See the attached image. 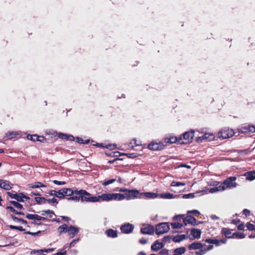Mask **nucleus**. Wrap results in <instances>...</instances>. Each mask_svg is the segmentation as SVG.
<instances>
[{
  "mask_svg": "<svg viewBox=\"0 0 255 255\" xmlns=\"http://www.w3.org/2000/svg\"><path fill=\"white\" fill-rule=\"evenodd\" d=\"M67 199L68 200H73L76 202L81 200L82 202H96V200H97L96 196H92L90 193L83 189L78 190L76 195Z\"/></svg>",
  "mask_w": 255,
  "mask_h": 255,
  "instance_id": "obj_1",
  "label": "nucleus"
},
{
  "mask_svg": "<svg viewBox=\"0 0 255 255\" xmlns=\"http://www.w3.org/2000/svg\"><path fill=\"white\" fill-rule=\"evenodd\" d=\"M194 130L186 131L178 137V143L188 144L192 142L194 136Z\"/></svg>",
  "mask_w": 255,
  "mask_h": 255,
  "instance_id": "obj_2",
  "label": "nucleus"
},
{
  "mask_svg": "<svg viewBox=\"0 0 255 255\" xmlns=\"http://www.w3.org/2000/svg\"><path fill=\"white\" fill-rule=\"evenodd\" d=\"M169 229L170 227L168 223H161L156 226L155 233L157 235H161L168 232Z\"/></svg>",
  "mask_w": 255,
  "mask_h": 255,
  "instance_id": "obj_3",
  "label": "nucleus"
},
{
  "mask_svg": "<svg viewBox=\"0 0 255 255\" xmlns=\"http://www.w3.org/2000/svg\"><path fill=\"white\" fill-rule=\"evenodd\" d=\"M235 132L232 129L225 128L222 129L219 132L218 135L220 138L223 139L228 138L234 135Z\"/></svg>",
  "mask_w": 255,
  "mask_h": 255,
  "instance_id": "obj_4",
  "label": "nucleus"
},
{
  "mask_svg": "<svg viewBox=\"0 0 255 255\" xmlns=\"http://www.w3.org/2000/svg\"><path fill=\"white\" fill-rule=\"evenodd\" d=\"M155 231L154 227L149 224H143L140 229V233L144 235H153Z\"/></svg>",
  "mask_w": 255,
  "mask_h": 255,
  "instance_id": "obj_5",
  "label": "nucleus"
},
{
  "mask_svg": "<svg viewBox=\"0 0 255 255\" xmlns=\"http://www.w3.org/2000/svg\"><path fill=\"white\" fill-rule=\"evenodd\" d=\"M166 144H163L161 142L151 141L148 145V148L152 150H161L163 149Z\"/></svg>",
  "mask_w": 255,
  "mask_h": 255,
  "instance_id": "obj_6",
  "label": "nucleus"
},
{
  "mask_svg": "<svg viewBox=\"0 0 255 255\" xmlns=\"http://www.w3.org/2000/svg\"><path fill=\"white\" fill-rule=\"evenodd\" d=\"M238 130L241 133H254L255 132V127L251 125H244Z\"/></svg>",
  "mask_w": 255,
  "mask_h": 255,
  "instance_id": "obj_7",
  "label": "nucleus"
},
{
  "mask_svg": "<svg viewBox=\"0 0 255 255\" xmlns=\"http://www.w3.org/2000/svg\"><path fill=\"white\" fill-rule=\"evenodd\" d=\"M236 177L235 176H231L226 179L223 183L222 184L224 185L225 187L227 188H234L237 185V184L234 182L236 180Z\"/></svg>",
  "mask_w": 255,
  "mask_h": 255,
  "instance_id": "obj_8",
  "label": "nucleus"
},
{
  "mask_svg": "<svg viewBox=\"0 0 255 255\" xmlns=\"http://www.w3.org/2000/svg\"><path fill=\"white\" fill-rule=\"evenodd\" d=\"M134 226L129 223H126L121 227V230L123 233L128 234L132 232Z\"/></svg>",
  "mask_w": 255,
  "mask_h": 255,
  "instance_id": "obj_9",
  "label": "nucleus"
},
{
  "mask_svg": "<svg viewBox=\"0 0 255 255\" xmlns=\"http://www.w3.org/2000/svg\"><path fill=\"white\" fill-rule=\"evenodd\" d=\"M97 200L96 202L109 201L113 200V193L102 194L101 195L96 196Z\"/></svg>",
  "mask_w": 255,
  "mask_h": 255,
  "instance_id": "obj_10",
  "label": "nucleus"
},
{
  "mask_svg": "<svg viewBox=\"0 0 255 255\" xmlns=\"http://www.w3.org/2000/svg\"><path fill=\"white\" fill-rule=\"evenodd\" d=\"M79 228L78 227L70 226L68 227L67 233L71 238H74L75 236L79 232Z\"/></svg>",
  "mask_w": 255,
  "mask_h": 255,
  "instance_id": "obj_11",
  "label": "nucleus"
},
{
  "mask_svg": "<svg viewBox=\"0 0 255 255\" xmlns=\"http://www.w3.org/2000/svg\"><path fill=\"white\" fill-rule=\"evenodd\" d=\"M196 222V219L191 216H187L183 219V223L185 225H187V224H189L192 226H195L198 225Z\"/></svg>",
  "mask_w": 255,
  "mask_h": 255,
  "instance_id": "obj_12",
  "label": "nucleus"
},
{
  "mask_svg": "<svg viewBox=\"0 0 255 255\" xmlns=\"http://www.w3.org/2000/svg\"><path fill=\"white\" fill-rule=\"evenodd\" d=\"M62 192L64 193V196H71L72 197L73 196L76 195V194L78 192L77 189L73 190L71 188H64L62 189Z\"/></svg>",
  "mask_w": 255,
  "mask_h": 255,
  "instance_id": "obj_13",
  "label": "nucleus"
},
{
  "mask_svg": "<svg viewBox=\"0 0 255 255\" xmlns=\"http://www.w3.org/2000/svg\"><path fill=\"white\" fill-rule=\"evenodd\" d=\"M12 185L7 180L0 179V187L6 190H10L12 188Z\"/></svg>",
  "mask_w": 255,
  "mask_h": 255,
  "instance_id": "obj_14",
  "label": "nucleus"
},
{
  "mask_svg": "<svg viewBox=\"0 0 255 255\" xmlns=\"http://www.w3.org/2000/svg\"><path fill=\"white\" fill-rule=\"evenodd\" d=\"M232 230L227 228H223L221 230V234L228 239L233 238V234H232Z\"/></svg>",
  "mask_w": 255,
  "mask_h": 255,
  "instance_id": "obj_15",
  "label": "nucleus"
},
{
  "mask_svg": "<svg viewBox=\"0 0 255 255\" xmlns=\"http://www.w3.org/2000/svg\"><path fill=\"white\" fill-rule=\"evenodd\" d=\"M191 235L193 237V238H191L192 240L194 239H199L201 237V231L195 228L192 229L191 230Z\"/></svg>",
  "mask_w": 255,
  "mask_h": 255,
  "instance_id": "obj_16",
  "label": "nucleus"
},
{
  "mask_svg": "<svg viewBox=\"0 0 255 255\" xmlns=\"http://www.w3.org/2000/svg\"><path fill=\"white\" fill-rule=\"evenodd\" d=\"M163 246V244L162 242L157 240L151 245V248L153 251H157L159 249H162Z\"/></svg>",
  "mask_w": 255,
  "mask_h": 255,
  "instance_id": "obj_17",
  "label": "nucleus"
},
{
  "mask_svg": "<svg viewBox=\"0 0 255 255\" xmlns=\"http://www.w3.org/2000/svg\"><path fill=\"white\" fill-rule=\"evenodd\" d=\"M95 146L98 147H102V148H106L110 149H114L116 148V145L114 144H106V143H97L95 144H94Z\"/></svg>",
  "mask_w": 255,
  "mask_h": 255,
  "instance_id": "obj_18",
  "label": "nucleus"
},
{
  "mask_svg": "<svg viewBox=\"0 0 255 255\" xmlns=\"http://www.w3.org/2000/svg\"><path fill=\"white\" fill-rule=\"evenodd\" d=\"M203 248V245L200 242H194L188 246L189 250L201 249Z\"/></svg>",
  "mask_w": 255,
  "mask_h": 255,
  "instance_id": "obj_19",
  "label": "nucleus"
},
{
  "mask_svg": "<svg viewBox=\"0 0 255 255\" xmlns=\"http://www.w3.org/2000/svg\"><path fill=\"white\" fill-rule=\"evenodd\" d=\"M29 188H37L40 187H46L47 185L43 184L40 182H35L33 183H30L28 185Z\"/></svg>",
  "mask_w": 255,
  "mask_h": 255,
  "instance_id": "obj_20",
  "label": "nucleus"
},
{
  "mask_svg": "<svg viewBox=\"0 0 255 255\" xmlns=\"http://www.w3.org/2000/svg\"><path fill=\"white\" fill-rule=\"evenodd\" d=\"M105 233L108 237L112 238H116L118 236L117 231L112 229L107 230Z\"/></svg>",
  "mask_w": 255,
  "mask_h": 255,
  "instance_id": "obj_21",
  "label": "nucleus"
},
{
  "mask_svg": "<svg viewBox=\"0 0 255 255\" xmlns=\"http://www.w3.org/2000/svg\"><path fill=\"white\" fill-rule=\"evenodd\" d=\"M213 134L206 133L203 134L202 136L197 137L196 139V141L199 142H202L204 139H209V140H210L211 139L213 138Z\"/></svg>",
  "mask_w": 255,
  "mask_h": 255,
  "instance_id": "obj_22",
  "label": "nucleus"
},
{
  "mask_svg": "<svg viewBox=\"0 0 255 255\" xmlns=\"http://www.w3.org/2000/svg\"><path fill=\"white\" fill-rule=\"evenodd\" d=\"M18 135V133L14 131H8L5 135V140H10L15 138L16 135Z\"/></svg>",
  "mask_w": 255,
  "mask_h": 255,
  "instance_id": "obj_23",
  "label": "nucleus"
},
{
  "mask_svg": "<svg viewBox=\"0 0 255 255\" xmlns=\"http://www.w3.org/2000/svg\"><path fill=\"white\" fill-rule=\"evenodd\" d=\"M178 137L176 136H171L170 137H166L164 139V142L166 143H178Z\"/></svg>",
  "mask_w": 255,
  "mask_h": 255,
  "instance_id": "obj_24",
  "label": "nucleus"
},
{
  "mask_svg": "<svg viewBox=\"0 0 255 255\" xmlns=\"http://www.w3.org/2000/svg\"><path fill=\"white\" fill-rule=\"evenodd\" d=\"M128 192H129V195L131 197V199H133L135 198H136L139 194V191L135 189H128Z\"/></svg>",
  "mask_w": 255,
  "mask_h": 255,
  "instance_id": "obj_25",
  "label": "nucleus"
},
{
  "mask_svg": "<svg viewBox=\"0 0 255 255\" xmlns=\"http://www.w3.org/2000/svg\"><path fill=\"white\" fill-rule=\"evenodd\" d=\"M187 238V237L185 235H178L173 237V241L175 243L180 242L183 240L186 239Z\"/></svg>",
  "mask_w": 255,
  "mask_h": 255,
  "instance_id": "obj_26",
  "label": "nucleus"
},
{
  "mask_svg": "<svg viewBox=\"0 0 255 255\" xmlns=\"http://www.w3.org/2000/svg\"><path fill=\"white\" fill-rule=\"evenodd\" d=\"M54 250V248H49L47 249H40V250H34L31 252V254H35V253H48L50 252H52Z\"/></svg>",
  "mask_w": 255,
  "mask_h": 255,
  "instance_id": "obj_27",
  "label": "nucleus"
},
{
  "mask_svg": "<svg viewBox=\"0 0 255 255\" xmlns=\"http://www.w3.org/2000/svg\"><path fill=\"white\" fill-rule=\"evenodd\" d=\"M245 175L249 180L252 181L255 179V171L247 172Z\"/></svg>",
  "mask_w": 255,
  "mask_h": 255,
  "instance_id": "obj_28",
  "label": "nucleus"
},
{
  "mask_svg": "<svg viewBox=\"0 0 255 255\" xmlns=\"http://www.w3.org/2000/svg\"><path fill=\"white\" fill-rule=\"evenodd\" d=\"M124 199L123 194L113 193V200L121 201Z\"/></svg>",
  "mask_w": 255,
  "mask_h": 255,
  "instance_id": "obj_29",
  "label": "nucleus"
},
{
  "mask_svg": "<svg viewBox=\"0 0 255 255\" xmlns=\"http://www.w3.org/2000/svg\"><path fill=\"white\" fill-rule=\"evenodd\" d=\"M68 226L67 224H63L59 227L58 228V232L60 234H61L64 233H67V229Z\"/></svg>",
  "mask_w": 255,
  "mask_h": 255,
  "instance_id": "obj_30",
  "label": "nucleus"
},
{
  "mask_svg": "<svg viewBox=\"0 0 255 255\" xmlns=\"http://www.w3.org/2000/svg\"><path fill=\"white\" fill-rule=\"evenodd\" d=\"M205 242L207 243L215 244L216 246H219L220 245L219 241L217 239H213L211 238L207 239L205 240Z\"/></svg>",
  "mask_w": 255,
  "mask_h": 255,
  "instance_id": "obj_31",
  "label": "nucleus"
},
{
  "mask_svg": "<svg viewBox=\"0 0 255 255\" xmlns=\"http://www.w3.org/2000/svg\"><path fill=\"white\" fill-rule=\"evenodd\" d=\"M35 201L37 204H44L46 203L47 199L42 197H36L35 198Z\"/></svg>",
  "mask_w": 255,
  "mask_h": 255,
  "instance_id": "obj_32",
  "label": "nucleus"
},
{
  "mask_svg": "<svg viewBox=\"0 0 255 255\" xmlns=\"http://www.w3.org/2000/svg\"><path fill=\"white\" fill-rule=\"evenodd\" d=\"M219 184H220L219 182L214 181L212 185L216 186V187L218 188V189H219V191H224L226 189L225 185L223 184V185H219Z\"/></svg>",
  "mask_w": 255,
  "mask_h": 255,
  "instance_id": "obj_33",
  "label": "nucleus"
},
{
  "mask_svg": "<svg viewBox=\"0 0 255 255\" xmlns=\"http://www.w3.org/2000/svg\"><path fill=\"white\" fill-rule=\"evenodd\" d=\"M233 237L236 239H244L246 235L243 233L236 232L233 234Z\"/></svg>",
  "mask_w": 255,
  "mask_h": 255,
  "instance_id": "obj_34",
  "label": "nucleus"
},
{
  "mask_svg": "<svg viewBox=\"0 0 255 255\" xmlns=\"http://www.w3.org/2000/svg\"><path fill=\"white\" fill-rule=\"evenodd\" d=\"M6 209L9 210V211L12 212L13 213L16 215H23L24 214L23 212H18L12 206H7Z\"/></svg>",
  "mask_w": 255,
  "mask_h": 255,
  "instance_id": "obj_35",
  "label": "nucleus"
},
{
  "mask_svg": "<svg viewBox=\"0 0 255 255\" xmlns=\"http://www.w3.org/2000/svg\"><path fill=\"white\" fill-rule=\"evenodd\" d=\"M9 203L11 204H12L16 208L19 210L23 209V206L20 203H19L18 202L15 201H9Z\"/></svg>",
  "mask_w": 255,
  "mask_h": 255,
  "instance_id": "obj_36",
  "label": "nucleus"
},
{
  "mask_svg": "<svg viewBox=\"0 0 255 255\" xmlns=\"http://www.w3.org/2000/svg\"><path fill=\"white\" fill-rule=\"evenodd\" d=\"M76 140L77 142L80 144H87L90 142L89 139L84 140L83 138L80 137H77Z\"/></svg>",
  "mask_w": 255,
  "mask_h": 255,
  "instance_id": "obj_37",
  "label": "nucleus"
},
{
  "mask_svg": "<svg viewBox=\"0 0 255 255\" xmlns=\"http://www.w3.org/2000/svg\"><path fill=\"white\" fill-rule=\"evenodd\" d=\"M38 215L37 214H27L26 215V218L29 219V220H37Z\"/></svg>",
  "mask_w": 255,
  "mask_h": 255,
  "instance_id": "obj_38",
  "label": "nucleus"
},
{
  "mask_svg": "<svg viewBox=\"0 0 255 255\" xmlns=\"http://www.w3.org/2000/svg\"><path fill=\"white\" fill-rule=\"evenodd\" d=\"M173 229H180L183 226V224L178 222H175L171 224Z\"/></svg>",
  "mask_w": 255,
  "mask_h": 255,
  "instance_id": "obj_39",
  "label": "nucleus"
},
{
  "mask_svg": "<svg viewBox=\"0 0 255 255\" xmlns=\"http://www.w3.org/2000/svg\"><path fill=\"white\" fill-rule=\"evenodd\" d=\"M37 137H38V135L36 134H33V135L28 134L27 136V138L28 139L32 140L33 141H36L37 139L38 138Z\"/></svg>",
  "mask_w": 255,
  "mask_h": 255,
  "instance_id": "obj_40",
  "label": "nucleus"
},
{
  "mask_svg": "<svg viewBox=\"0 0 255 255\" xmlns=\"http://www.w3.org/2000/svg\"><path fill=\"white\" fill-rule=\"evenodd\" d=\"M122 155H124L130 158H134L137 157L138 155V154L137 153H122Z\"/></svg>",
  "mask_w": 255,
  "mask_h": 255,
  "instance_id": "obj_41",
  "label": "nucleus"
},
{
  "mask_svg": "<svg viewBox=\"0 0 255 255\" xmlns=\"http://www.w3.org/2000/svg\"><path fill=\"white\" fill-rule=\"evenodd\" d=\"M116 181V179H111L108 180H105L102 185L104 186H107L109 184H112Z\"/></svg>",
  "mask_w": 255,
  "mask_h": 255,
  "instance_id": "obj_42",
  "label": "nucleus"
},
{
  "mask_svg": "<svg viewBox=\"0 0 255 255\" xmlns=\"http://www.w3.org/2000/svg\"><path fill=\"white\" fill-rule=\"evenodd\" d=\"M246 227L249 231H255V225L250 222H248Z\"/></svg>",
  "mask_w": 255,
  "mask_h": 255,
  "instance_id": "obj_43",
  "label": "nucleus"
},
{
  "mask_svg": "<svg viewBox=\"0 0 255 255\" xmlns=\"http://www.w3.org/2000/svg\"><path fill=\"white\" fill-rule=\"evenodd\" d=\"M184 185H185V183L177 182V181H173L171 183V186H184Z\"/></svg>",
  "mask_w": 255,
  "mask_h": 255,
  "instance_id": "obj_44",
  "label": "nucleus"
},
{
  "mask_svg": "<svg viewBox=\"0 0 255 255\" xmlns=\"http://www.w3.org/2000/svg\"><path fill=\"white\" fill-rule=\"evenodd\" d=\"M251 150L250 148L243 149V150H240L238 152L239 153H240L241 155H246L248 154L250 152H251Z\"/></svg>",
  "mask_w": 255,
  "mask_h": 255,
  "instance_id": "obj_45",
  "label": "nucleus"
},
{
  "mask_svg": "<svg viewBox=\"0 0 255 255\" xmlns=\"http://www.w3.org/2000/svg\"><path fill=\"white\" fill-rule=\"evenodd\" d=\"M23 195V193H19L17 194L16 197L15 198V200L17 201L16 202H23L24 200L22 199L21 196Z\"/></svg>",
  "mask_w": 255,
  "mask_h": 255,
  "instance_id": "obj_46",
  "label": "nucleus"
},
{
  "mask_svg": "<svg viewBox=\"0 0 255 255\" xmlns=\"http://www.w3.org/2000/svg\"><path fill=\"white\" fill-rule=\"evenodd\" d=\"M162 197L163 198H166V199H172L174 197V195L171 193H165L164 194L162 195Z\"/></svg>",
  "mask_w": 255,
  "mask_h": 255,
  "instance_id": "obj_47",
  "label": "nucleus"
},
{
  "mask_svg": "<svg viewBox=\"0 0 255 255\" xmlns=\"http://www.w3.org/2000/svg\"><path fill=\"white\" fill-rule=\"evenodd\" d=\"M46 202L49 204L55 203L57 204L58 203V200L54 197L52 199H47Z\"/></svg>",
  "mask_w": 255,
  "mask_h": 255,
  "instance_id": "obj_48",
  "label": "nucleus"
},
{
  "mask_svg": "<svg viewBox=\"0 0 255 255\" xmlns=\"http://www.w3.org/2000/svg\"><path fill=\"white\" fill-rule=\"evenodd\" d=\"M57 195H56V197L60 199H63L64 198V193L62 192V189L61 190H59L58 191H57Z\"/></svg>",
  "mask_w": 255,
  "mask_h": 255,
  "instance_id": "obj_49",
  "label": "nucleus"
},
{
  "mask_svg": "<svg viewBox=\"0 0 255 255\" xmlns=\"http://www.w3.org/2000/svg\"><path fill=\"white\" fill-rule=\"evenodd\" d=\"M145 196L148 198H153L155 197V194L154 193H152L150 192H146L144 193Z\"/></svg>",
  "mask_w": 255,
  "mask_h": 255,
  "instance_id": "obj_50",
  "label": "nucleus"
},
{
  "mask_svg": "<svg viewBox=\"0 0 255 255\" xmlns=\"http://www.w3.org/2000/svg\"><path fill=\"white\" fill-rule=\"evenodd\" d=\"M41 233V231H38V232H35V233L31 232L30 231H27V232H25V234H28V235H31L32 236H37L39 234H40Z\"/></svg>",
  "mask_w": 255,
  "mask_h": 255,
  "instance_id": "obj_51",
  "label": "nucleus"
},
{
  "mask_svg": "<svg viewBox=\"0 0 255 255\" xmlns=\"http://www.w3.org/2000/svg\"><path fill=\"white\" fill-rule=\"evenodd\" d=\"M48 213L54 214V212L52 210H43L42 211L41 215L44 216L46 214H48Z\"/></svg>",
  "mask_w": 255,
  "mask_h": 255,
  "instance_id": "obj_52",
  "label": "nucleus"
},
{
  "mask_svg": "<svg viewBox=\"0 0 255 255\" xmlns=\"http://www.w3.org/2000/svg\"><path fill=\"white\" fill-rule=\"evenodd\" d=\"M195 193H189L187 194H184L183 196L184 198H192L195 197Z\"/></svg>",
  "mask_w": 255,
  "mask_h": 255,
  "instance_id": "obj_53",
  "label": "nucleus"
},
{
  "mask_svg": "<svg viewBox=\"0 0 255 255\" xmlns=\"http://www.w3.org/2000/svg\"><path fill=\"white\" fill-rule=\"evenodd\" d=\"M124 196V199H126L127 200H131V197L129 195V192H128V189H127V191L123 194Z\"/></svg>",
  "mask_w": 255,
  "mask_h": 255,
  "instance_id": "obj_54",
  "label": "nucleus"
},
{
  "mask_svg": "<svg viewBox=\"0 0 255 255\" xmlns=\"http://www.w3.org/2000/svg\"><path fill=\"white\" fill-rule=\"evenodd\" d=\"M159 254L160 255H168V250L166 249H163L160 251Z\"/></svg>",
  "mask_w": 255,
  "mask_h": 255,
  "instance_id": "obj_55",
  "label": "nucleus"
},
{
  "mask_svg": "<svg viewBox=\"0 0 255 255\" xmlns=\"http://www.w3.org/2000/svg\"><path fill=\"white\" fill-rule=\"evenodd\" d=\"M188 213H191L193 214L195 216L198 217L200 215V212L196 210H193L190 211H188Z\"/></svg>",
  "mask_w": 255,
  "mask_h": 255,
  "instance_id": "obj_56",
  "label": "nucleus"
},
{
  "mask_svg": "<svg viewBox=\"0 0 255 255\" xmlns=\"http://www.w3.org/2000/svg\"><path fill=\"white\" fill-rule=\"evenodd\" d=\"M37 141L41 142H44L46 140V138L43 136L38 135Z\"/></svg>",
  "mask_w": 255,
  "mask_h": 255,
  "instance_id": "obj_57",
  "label": "nucleus"
},
{
  "mask_svg": "<svg viewBox=\"0 0 255 255\" xmlns=\"http://www.w3.org/2000/svg\"><path fill=\"white\" fill-rule=\"evenodd\" d=\"M54 184L56 185H65L66 184V182L65 181H59L56 180H54L52 181Z\"/></svg>",
  "mask_w": 255,
  "mask_h": 255,
  "instance_id": "obj_58",
  "label": "nucleus"
},
{
  "mask_svg": "<svg viewBox=\"0 0 255 255\" xmlns=\"http://www.w3.org/2000/svg\"><path fill=\"white\" fill-rule=\"evenodd\" d=\"M17 193H15V194H13V193H11V192H7V195H8L9 197H10L11 198H12V199H15V198H16V195H17Z\"/></svg>",
  "mask_w": 255,
  "mask_h": 255,
  "instance_id": "obj_59",
  "label": "nucleus"
},
{
  "mask_svg": "<svg viewBox=\"0 0 255 255\" xmlns=\"http://www.w3.org/2000/svg\"><path fill=\"white\" fill-rule=\"evenodd\" d=\"M68 134L63 133H60L58 135V137L62 139H66L67 138Z\"/></svg>",
  "mask_w": 255,
  "mask_h": 255,
  "instance_id": "obj_60",
  "label": "nucleus"
},
{
  "mask_svg": "<svg viewBox=\"0 0 255 255\" xmlns=\"http://www.w3.org/2000/svg\"><path fill=\"white\" fill-rule=\"evenodd\" d=\"M243 213V214H244L246 216V217L249 216L250 215V213H251L250 211L247 209H244Z\"/></svg>",
  "mask_w": 255,
  "mask_h": 255,
  "instance_id": "obj_61",
  "label": "nucleus"
},
{
  "mask_svg": "<svg viewBox=\"0 0 255 255\" xmlns=\"http://www.w3.org/2000/svg\"><path fill=\"white\" fill-rule=\"evenodd\" d=\"M213 248V245H208V246L205 245L204 249L205 250V252H206L208 251L211 250Z\"/></svg>",
  "mask_w": 255,
  "mask_h": 255,
  "instance_id": "obj_62",
  "label": "nucleus"
},
{
  "mask_svg": "<svg viewBox=\"0 0 255 255\" xmlns=\"http://www.w3.org/2000/svg\"><path fill=\"white\" fill-rule=\"evenodd\" d=\"M238 229L240 231H244L245 225L244 223H241L238 226Z\"/></svg>",
  "mask_w": 255,
  "mask_h": 255,
  "instance_id": "obj_63",
  "label": "nucleus"
},
{
  "mask_svg": "<svg viewBox=\"0 0 255 255\" xmlns=\"http://www.w3.org/2000/svg\"><path fill=\"white\" fill-rule=\"evenodd\" d=\"M205 253H206V252H205V250L203 249V250H201L198 252H196V255H203Z\"/></svg>",
  "mask_w": 255,
  "mask_h": 255,
  "instance_id": "obj_64",
  "label": "nucleus"
}]
</instances>
